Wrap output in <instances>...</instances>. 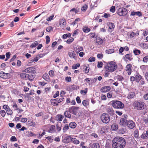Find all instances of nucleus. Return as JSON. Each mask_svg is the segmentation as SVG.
I'll return each mask as SVG.
<instances>
[{"instance_id": "19", "label": "nucleus", "mask_w": 148, "mask_h": 148, "mask_svg": "<svg viewBox=\"0 0 148 148\" xmlns=\"http://www.w3.org/2000/svg\"><path fill=\"white\" fill-rule=\"evenodd\" d=\"M68 54L69 56L71 58H72L75 60L77 59V57L76 56V54L73 51H70L69 52Z\"/></svg>"}, {"instance_id": "25", "label": "nucleus", "mask_w": 148, "mask_h": 148, "mask_svg": "<svg viewBox=\"0 0 148 148\" xmlns=\"http://www.w3.org/2000/svg\"><path fill=\"white\" fill-rule=\"evenodd\" d=\"M83 47L80 46H77L74 48V50L77 53H78L80 51H83Z\"/></svg>"}, {"instance_id": "32", "label": "nucleus", "mask_w": 148, "mask_h": 148, "mask_svg": "<svg viewBox=\"0 0 148 148\" xmlns=\"http://www.w3.org/2000/svg\"><path fill=\"white\" fill-rule=\"evenodd\" d=\"M135 95V93L134 92H130L127 96L128 99H131L134 97Z\"/></svg>"}, {"instance_id": "11", "label": "nucleus", "mask_w": 148, "mask_h": 148, "mask_svg": "<svg viewBox=\"0 0 148 148\" xmlns=\"http://www.w3.org/2000/svg\"><path fill=\"white\" fill-rule=\"evenodd\" d=\"M127 127L130 128L132 129L136 126L135 123L132 120H129L127 125Z\"/></svg>"}, {"instance_id": "51", "label": "nucleus", "mask_w": 148, "mask_h": 148, "mask_svg": "<svg viewBox=\"0 0 148 148\" xmlns=\"http://www.w3.org/2000/svg\"><path fill=\"white\" fill-rule=\"evenodd\" d=\"M49 74L51 77H53L55 75L54 72L53 70H50L49 72Z\"/></svg>"}, {"instance_id": "18", "label": "nucleus", "mask_w": 148, "mask_h": 148, "mask_svg": "<svg viewBox=\"0 0 148 148\" xmlns=\"http://www.w3.org/2000/svg\"><path fill=\"white\" fill-rule=\"evenodd\" d=\"M108 25L109 27L108 31L110 32H112L115 27L114 24L112 23H109Z\"/></svg>"}, {"instance_id": "34", "label": "nucleus", "mask_w": 148, "mask_h": 148, "mask_svg": "<svg viewBox=\"0 0 148 148\" xmlns=\"http://www.w3.org/2000/svg\"><path fill=\"white\" fill-rule=\"evenodd\" d=\"M134 136L136 138H138L139 137V131L138 129L135 130L134 132Z\"/></svg>"}, {"instance_id": "33", "label": "nucleus", "mask_w": 148, "mask_h": 148, "mask_svg": "<svg viewBox=\"0 0 148 148\" xmlns=\"http://www.w3.org/2000/svg\"><path fill=\"white\" fill-rule=\"evenodd\" d=\"M69 111H66L64 113L65 116L67 118H70L71 116V115Z\"/></svg>"}, {"instance_id": "35", "label": "nucleus", "mask_w": 148, "mask_h": 148, "mask_svg": "<svg viewBox=\"0 0 148 148\" xmlns=\"http://www.w3.org/2000/svg\"><path fill=\"white\" fill-rule=\"evenodd\" d=\"M82 30L84 33H88L90 32V29L88 28L87 26H84L82 29Z\"/></svg>"}, {"instance_id": "6", "label": "nucleus", "mask_w": 148, "mask_h": 148, "mask_svg": "<svg viewBox=\"0 0 148 148\" xmlns=\"http://www.w3.org/2000/svg\"><path fill=\"white\" fill-rule=\"evenodd\" d=\"M128 11L124 8H119L117 12V14L120 16H124L127 14Z\"/></svg>"}, {"instance_id": "42", "label": "nucleus", "mask_w": 148, "mask_h": 148, "mask_svg": "<svg viewBox=\"0 0 148 148\" xmlns=\"http://www.w3.org/2000/svg\"><path fill=\"white\" fill-rule=\"evenodd\" d=\"M38 45V42L37 41H35L32 43L30 46L31 48H33L36 47Z\"/></svg>"}, {"instance_id": "5", "label": "nucleus", "mask_w": 148, "mask_h": 148, "mask_svg": "<svg viewBox=\"0 0 148 148\" xmlns=\"http://www.w3.org/2000/svg\"><path fill=\"white\" fill-rule=\"evenodd\" d=\"M100 119L102 123L107 124L108 123L110 120L109 115L106 113H103L100 116Z\"/></svg>"}, {"instance_id": "61", "label": "nucleus", "mask_w": 148, "mask_h": 148, "mask_svg": "<svg viewBox=\"0 0 148 148\" xmlns=\"http://www.w3.org/2000/svg\"><path fill=\"white\" fill-rule=\"evenodd\" d=\"M79 30L78 29H76L74 31L73 33L72 36H74L76 35H77L79 34Z\"/></svg>"}, {"instance_id": "59", "label": "nucleus", "mask_w": 148, "mask_h": 148, "mask_svg": "<svg viewBox=\"0 0 148 148\" xmlns=\"http://www.w3.org/2000/svg\"><path fill=\"white\" fill-rule=\"evenodd\" d=\"M54 16V15H52L51 16H50L49 17L47 18L46 20L48 21H50L53 19Z\"/></svg>"}, {"instance_id": "24", "label": "nucleus", "mask_w": 148, "mask_h": 148, "mask_svg": "<svg viewBox=\"0 0 148 148\" xmlns=\"http://www.w3.org/2000/svg\"><path fill=\"white\" fill-rule=\"evenodd\" d=\"M71 136H69L65 137L63 140L64 143H68L71 141Z\"/></svg>"}, {"instance_id": "29", "label": "nucleus", "mask_w": 148, "mask_h": 148, "mask_svg": "<svg viewBox=\"0 0 148 148\" xmlns=\"http://www.w3.org/2000/svg\"><path fill=\"white\" fill-rule=\"evenodd\" d=\"M50 102L51 104L54 106H57L58 105V104L56 99H51Z\"/></svg>"}, {"instance_id": "26", "label": "nucleus", "mask_w": 148, "mask_h": 148, "mask_svg": "<svg viewBox=\"0 0 148 148\" xmlns=\"http://www.w3.org/2000/svg\"><path fill=\"white\" fill-rule=\"evenodd\" d=\"M27 74L24 73H22L20 74V76L21 78L24 80H27Z\"/></svg>"}, {"instance_id": "43", "label": "nucleus", "mask_w": 148, "mask_h": 148, "mask_svg": "<svg viewBox=\"0 0 148 148\" xmlns=\"http://www.w3.org/2000/svg\"><path fill=\"white\" fill-rule=\"evenodd\" d=\"M88 8V5L85 4L83 5L81 8V10L85 12Z\"/></svg>"}, {"instance_id": "53", "label": "nucleus", "mask_w": 148, "mask_h": 148, "mask_svg": "<svg viewBox=\"0 0 148 148\" xmlns=\"http://www.w3.org/2000/svg\"><path fill=\"white\" fill-rule=\"evenodd\" d=\"M46 43L48 44L50 41V38L49 36H46Z\"/></svg>"}, {"instance_id": "52", "label": "nucleus", "mask_w": 148, "mask_h": 148, "mask_svg": "<svg viewBox=\"0 0 148 148\" xmlns=\"http://www.w3.org/2000/svg\"><path fill=\"white\" fill-rule=\"evenodd\" d=\"M69 129V125L68 124H66L65 125L63 128V130L64 131H66Z\"/></svg>"}, {"instance_id": "58", "label": "nucleus", "mask_w": 148, "mask_h": 148, "mask_svg": "<svg viewBox=\"0 0 148 148\" xmlns=\"http://www.w3.org/2000/svg\"><path fill=\"white\" fill-rule=\"evenodd\" d=\"M0 113L1 116L3 117L5 116L6 114L5 111L3 110H2L0 111Z\"/></svg>"}, {"instance_id": "28", "label": "nucleus", "mask_w": 148, "mask_h": 148, "mask_svg": "<svg viewBox=\"0 0 148 148\" xmlns=\"http://www.w3.org/2000/svg\"><path fill=\"white\" fill-rule=\"evenodd\" d=\"M56 99V101L58 104H62L63 103H62L64 100V98L63 97H61L60 98H57L55 99Z\"/></svg>"}, {"instance_id": "8", "label": "nucleus", "mask_w": 148, "mask_h": 148, "mask_svg": "<svg viewBox=\"0 0 148 148\" xmlns=\"http://www.w3.org/2000/svg\"><path fill=\"white\" fill-rule=\"evenodd\" d=\"M24 71L27 73L34 74L36 72V69L33 66H31L26 69Z\"/></svg>"}, {"instance_id": "62", "label": "nucleus", "mask_w": 148, "mask_h": 148, "mask_svg": "<svg viewBox=\"0 0 148 148\" xmlns=\"http://www.w3.org/2000/svg\"><path fill=\"white\" fill-rule=\"evenodd\" d=\"M95 59L94 57H90L88 59V61L90 62H92L95 61Z\"/></svg>"}, {"instance_id": "36", "label": "nucleus", "mask_w": 148, "mask_h": 148, "mask_svg": "<svg viewBox=\"0 0 148 148\" xmlns=\"http://www.w3.org/2000/svg\"><path fill=\"white\" fill-rule=\"evenodd\" d=\"M118 128V126L116 123H113L111 126V128L112 130H116Z\"/></svg>"}, {"instance_id": "55", "label": "nucleus", "mask_w": 148, "mask_h": 148, "mask_svg": "<svg viewBox=\"0 0 148 148\" xmlns=\"http://www.w3.org/2000/svg\"><path fill=\"white\" fill-rule=\"evenodd\" d=\"M117 79L119 81H122L124 80V78L121 75H118L117 76Z\"/></svg>"}, {"instance_id": "20", "label": "nucleus", "mask_w": 148, "mask_h": 148, "mask_svg": "<svg viewBox=\"0 0 148 148\" xmlns=\"http://www.w3.org/2000/svg\"><path fill=\"white\" fill-rule=\"evenodd\" d=\"M83 106L86 108L88 107L89 105V99L84 100L82 101Z\"/></svg>"}, {"instance_id": "38", "label": "nucleus", "mask_w": 148, "mask_h": 148, "mask_svg": "<svg viewBox=\"0 0 148 148\" xmlns=\"http://www.w3.org/2000/svg\"><path fill=\"white\" fill-rule=\"evenodd\" d=\"M71 34L70 33L64 34L62 35V38L64 39H66L67 38L70 37L71 36Z\"/></svg>"}, {"instance_id": "16", "label": "nucleus", "mask_w": 148, "mask_h": 148, "mask_svg": "<svg viewBox=\"0 0 148 148\" xmlns=\"http://www.w3.org/2000/svg\"><path fill=\"white\" fill-rule=\"evenodd\" d=\"M89 148H100V145L98 143H90L88 146Z\"/></svg>"}, {"instance_id": "27", "label": "nucleus", "mask_w": 148, "mask_h": 148, "mask_svg": "<svg viewBox=\"0 0 148 148\" xmlns=\"http://www.w3.org/2000/svg\"><path fill=\"white\" fill-rule=\"evenodd\" d=\"M59 25L60 27L62 25H66V20L64 18L60 19L59 21Z\"/></svg>"}, {"instance_id": "41", "label": "nucleus", "mask_w": 148, "mask_h": 148, "mask_svg": "<svg viewBox=\"0 0 148 148\" xmlns=\"http://www.w3.org/2000/svg\"><path fill=\"white\" fill-rule=\"evenodd\" d=\"M136 82H138L142 78L141 76L138 73L135 76Z\"/></svg>"}, {"instance_id": "40", "label": "nucleus", "mask_w": 148, "mask_h": 148, "mask_svg": "<svg viewBox=\"0 0 148 148\" xmlns=\"http://www.w3.org/2000/svg\"><path fill=\"white\" fill-rule=\"evenodd\" d=\"M83 69L84 71L86 73H88L89 71V67L88 65V66H84Z\"/></svg>"}, {"instance_id": "50", "label": "nucleus", "mask_w": 148, "mask_h": 148, "mask_svg": "<svg viewBox=\"0 0 148 148\" xmlns=\"http://www.w3.org/2000/svg\"><path fill=\"white\" fill-rule=\"evenodd\" d=\"M74 40L73 38L71 37L70 39H68L66 42L67 43L70 44L71 43L74 41Z\"/></svg>"}, {"instance_id": "64", "label": "nucleus", "mask_w": 148, "mask_h": 148, "mask_svg": "<svg viewBox=\"0 0 148 148\" xmlns=\"http://www.w3.org/2000/svg\"><path fill=\"white\" fill-rule=\"evenodd\" d=\"M143 61L145 63H146L148 61V56H147L143 58Z\"/></svg>"}, {"instance_id": "47", "label": "nucleus", "mask_w": 148, "mask_h": 148, "mask_svg": "<svg viewBox=\"0 0 148 148\" xmlns=\"http://www.w3.org/2000/svg\"><path fill=\"white\" fill-rule=\"evenodd\" d=\"M7 114L11 115L12 114V111L10 108H8L6 110Z\"/></svg>"}, {"instance_id": "12", "label": "nucleus", "mask_w": 148, "mask_h": 148, "mask_svg": "<svg viewBox=\"0 0 148 148\" xmlns=\"http://www.w3.org/2000/svg\"><path fill=\"white\" fill-rule=\"evenodd\" d=\"M111 87L110 86H104L101 88L100 91L101 92L105 93L109 91Z\"/></svg>"}, {"instance_id": "39", "label": "nucleus", "mask_w": 148, "mask_h": 148, "mask_svg": "<svg viewBox=\"0 0 148 148\" xmlns=\"http://www.w3.org/2000/svg\"><path fill=\"white\" fill-rule=\"evenodd\" d=\"M34 78V75H29L28 74H27V80L28 79L29 81H32L33 80Z\"/></svg>"}, {"instance_id": "13", "label": "nucleus", "mask_w": 148, "mask_h": 148, "mask_svg": "<svg viewBox=\"0 0 148 148\" xmlns=\"http://www.w3.org/2000/svg\"><path fill=\"white\" fill-rule=\"evenodd\" d=\"M106 111L111 116L114 115V111L111 107H108L106 109Z\"/></svg>"}, {"instance_id": "1", "label": "nucleus", "mask_w": 148, "mask_h": 148, "mask_svg": "<svg viewBox=\"0 0 148 148\" xmlns=\"http://www.w3.org/2000/svg\"><path fill=\"white\" fill-rule=\"evenodd\" d=\"M126 144L125 140L121 137H115L112 141L113 148H124Z\"/></svg>"}, {"instance_id": "37", "label": "nucleus", "mask_w": 148, "mask_h": 148, "mask_svg": "<svg viewBox=\"0 0 148 148\" xmlns=\"http://www.w3.org/2000/svg\"><path fill=\"white\" fill-rule=\"evenodd\" d=\"M139 45L143 49H147L148 48V45L147 43L146 44L143 42L141 43Z\"/></svg>"}, {"instance_id": "4", "label": "nucleus", "mask_w": 148, "mask_h": 148, "mask_svg": "<svg viewBox=\"0 0 148 148\" xmlns=\"http://www.w3.org/2000/svg\"><path fill=\"white\" fill-rule=\"evenodd\" d=\"M111 105L115 109H121L124 107V105L121 101L113 100L111 102Z\"/></svg>"}, {"instance_id": "31", "label": "nucleus", "mask_w": 148, "mask_h": 148, "mask_svg": "<svg viewBox=\"0 0 148 148\" xmlns=\"http://www.w3.org/2000/svg\"><path fill=\"white\" fill-rule=\"evenodd\" d=\"M70 127L72 129L75 128L77 126V124L74 122H72L69 124Z\"/></svg>"}, {"instance_id": "49", "label": "nucleus", "mask_w": 148, "mask_h": 148, "mask_svg": "<svg viewBox=\"0 0 148 148\" xmlns=\"http://www.w3.org/2000/svg\"><path fill=\"white\" fill-rule=\"evenodd\" d=\"M88 92V88H86L84 90H82L80 91V93L81 94H83V95H85Z\"/></svg>"}, {"instance_id": "48", "label": "nucleus", "mask_w": 148, "mask_h": 148, "mask_svg": "<svg viewBox=\"0 0 148 148\" xmlns=\"http://www.w3.org/2000/svg\"><path fill=\"white\" fill-rule=\"evenodd\" d=\"M114 51V49H113L106 50V53H108V54L113 53Z\"/></svg>"}, {"instance_id": "17", "label": "nucleus", "mask_w": 148, "mask_h": 148, "mask_svg": "<svg viewBox=\"0 0 148 148\" xmlns=\"http://www.w3.org/2000/svg\"><path fill=\"white\" fill-rule=\"evenodd\" d=\"M123 59L125 61H127L128 60L131 61L133 59L132 56L130 54H126L123 58Z\"/></svg>"}, {"instance_id": "3", "label": "nucleus", "mask_w": 148, "mask_h": 148, "mask_svg": "<svg viewBox=\"0 0 148 148\" xmlns=\"http://www.w3.org/2000/svg\"><path fill=\"white\" fill-rule=\"evenodd\" d=\"M145 103L141 101H135L132 104L134 109L138 110H140L144 109L145 107Z\"/></svg>"}, {"instance_id": "44", "label": "nucleus", "mask_w": 148, "mask_h": 148, "mask_svg": "<svg viewBox=\"0 0 148 148\" xmlns=\"http://www.w3.org/2000/svg\"><path fill=\"white\" fill-rule=\"evenodd\" d=\"M80 66V64L78 63L76 64H73L72 66V68L73 69H75L77 68V67H79Z\"/></svg>"}, {"instance_id": "9", "label": "nucleus", "mask_w": 148, "mask_h": 148, "mask_svg": "<svg viewBox=\"0 0 148 148\" xmlns=\"http://www.w3.org/2000/svg\"><path fill=\"white\" fill-rule=\"evenodd\" d=\"M78 107H72L69 108V112L75 115H76L78 112Z\"/></svg>"}, {"instance_id": "22", "label": "nucleus", "mask_w": 148, "mask_h": 148, "mask_svg": "<svg viewBox=\"0 0 148 148\" xmlns=\"http://www.w3.org/2000/svg\"><path fill=\"white\" fill-rule=\"evenodd\" d=\"M64 117V116L61 114H57L56 117V120L57 121H61L62 120Z\"/></svg>"}, {"instance_id": "57", "label": "nucleus", "mask_w": 148, "mask_h": 148, "mask_svg": "<svg viewBox=\"0 0 148 148\" xmlns=\"http://www.w3.org/2000/svg\"><path fill=\"white\" fill-rule=\"evenodd\" d=\"M110 14L109 13H104V14H103V16L102 17L105 18H108V17H110Z\"/></svg>"}, {"instance_id": "45", "label": "nucleus", "mask_w": 148, "mask_h": 148, "mask_svg": "<svg viewBox=\"0 0 148 148\" xmlns=\"http://www.w3.org/2000/svg\"><path fill=\"white\" fill-rule=\"evenodd\" d=\"M133 53L135 55H138L140 53L141 51L139 50L135 49L133 51Z\"/></svg>"}, {"instance_id": "60", "label": "nucleus", "mask_w": 148, "mask_h": 148, "mask_svg": "<svg viewBox=\"0 0 148 148\" xmlns=\"http://www.w3.org/2000/svg\"><path fill=\"white\" fill-rule=\"evenodd\" d=\"M65 79L66 82H70L71 81V79L70 77H66Z\"/></svg>"}, {"instance_id": "23", "label": "nucleus", "mask_w": 148, "mask_h": 148, "mask_svg": "<svg viewBox=\"0 0 148 148\" xmlns=\"http://www.w3.org/2000/svg\"><path fill=\"white\" fill-rule=\"evenodd\" d=\"M103 40L100 38H97L96 39V43L97 45H100L103 44Z\"/></svg>"}, {"instance_id": "54", "label": "nucleus", "mask_w": 148, "mask_h": 148, "mask_svg": "<svg viewBox=\"0 0 148 148\" xmlns=\"http://www.w3.org/2000/svg\"><path fill=\"white\" fill-rule=\"evenodd\" d=\"M107 96L108 98H111L112 97V93L110 91L107 93Z\"/></svg>"}, {"instance_id": "7", "label": "nucleus", "mask_w": 148, "mask_h": 148, "mask_svg": "<svg viewBox=\"0 0 148 148\" xmlns=\"http://www.w3.org/2000/svg\"><path fill=\"white\" fill-rule=\"evenodd\" d=\"M0 77L4 79H8L11 77V75L9 73H5L3 71L0 72Z\"/></svg>"}, {"instance_id": "63", "label": "nucleus", "mask_w": 148, "mask_h": 148, "mask_svg": "<svg viewBox=\"0 0 148 148\" xmlns=\"http://www.w3.org/2000/svg\"><path fill=\"white\" fill-rule=\"evenodd\" d=\"M85 144L84 142H82L80 144L79 146L80 147H82V148H86V147L84 146Z\"/></svg>"}, {"instance_id": "46", "label": "nucleus", "mask_w": 148, "mask_h": 148, "mask_svg": "<svg viewBox=\"0 0 148 148\" xmlns=\"http://www.w3.org/2000/svg\"><path fill=\"white\" fill-rule=\"evenodd\" d=\"M126 131V130L122 128L119 130L118 133L119 134H123L125 133Z\"/></svg>"}, {"instance_id": "30", "label": "nucleus", "mask_w": 148, "mask_h": 148, "mask_svg": "<svg viewBox=\"0 0 148 148\" xmlns=\"http://www.w3.org/2000/svg\"><path fill=\"white\" fill-rule=\"evenodd\" d=\"M71 141L73 144L75 145L78 144L80 143L79 140L76 139V138H71Z\"/></svg>"}, {"instance_id": "56", "label": "nucleus", "mask_w": 148, "mask_h": 148, "mask_svg": "<svg viewBox=\"0 0 148 148\" xmlns=\"http://www.w3.org/2000/svg\"><path fill=\"white\" fill-rule=\"evenodd\" d=\"M110 11L112 13L114 12L115 11V6H112L110 8Z\"/></svg>"}, {"instance_id": "14", "label": "nucleus", "mask_w": 148, "mask_h": 148, "mask_svg": "<svg viewBox=\"0 0 148 148\" xmlns=\"http://www.w3.org/2000/svg\"><path fill=\"white\" fill-rule=\"evenodd\" d=\"M50 127H48L47 131L48 132L52 133H54L56 131V127L54 125H49Z\"/></svg>"}, {"instance_id": "15", "label": "nucleus", "mask_w": 148, "mask_h": 148, "mask_svg": "<svg viewBox=\"0 0 148 148\" xmlns=\"http://www.w3.org/2000/svg\"><path fill=\"white\" fill-rule=\"evenodd\" d=\"M132 65L130 64H127L125 67V70L127 71V74L129 75H131L132 73Z\"/></svg>"}, {"instance_id": "10", "label": "nucleus", "mask_w": 148, "mask_h": 148, "mask_svg": "<svg viewBox=\"0 0 148 148\" xmlns=\"http://www.w3.org/2000/svg\"><path fill=\"white\" fill-rule=\"evenodd\" d=\"M128 121L125 117L122 118L120 119L119 123L121 126H125L127 125Z\"/></svg>"}, {"instance_id": "21", "label": "nucleus", "mask_w": 148, "mask_h": 148, "mask_svg": "<svg viewBox=\"0 0 148 148\" xmlns=\"http://www.w3.org/2000/svg\"><path fill=\"white\" fill-rule=\"evenodd\" d=\"M42 78L47 82H49L50 80V77L47 73H44L42 76Z\"/></svg>"}, {"instance_id": "2", "label": "nucleus", "mask_w": 148, "mask_h": 148, "mask_svg": "<svg viewBox=\"0 0 148 148\" xmlns=\"http://www.w3.org/2000/svg\"><path fill=\"white\" fill-rule=\"evenodd\" d=\"M117 68V65L114 61H110L106 63L104 68L106 71L112 73L115 71Z\"/></svg>"}]
</instances>
